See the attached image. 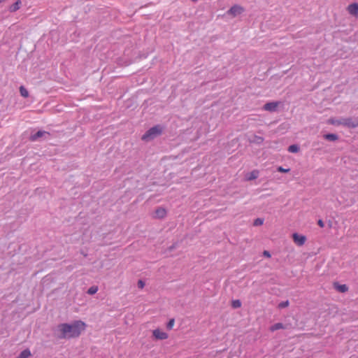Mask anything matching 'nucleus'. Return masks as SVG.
<instances>
[{"label":"nucleus","instance_id":"f257e3e1","mask_svg":"<svg viewBox=\"0 0 358 358\" xmlns=\"http://www.w3.org/2000/svg\"><path fill=\"white\" fill-rule=\"evenodd\" d=\"M85 328V323L81 320H76L71 324L62 323L57 327V337L60 339L77 338Z\"/></svg>","mask_w":358,"mask_h":358},{"label":"nucleus","instance_id":"f03ea898","mask_svg":"<svg viewBox=\"0 0 358 358\" xmlns=\"http://www.w3.org/2000/svg\"><path fill=\"white\" fill-rule=\"evenodd\" d=\"M163 131V127L159 125H155L150 129H149L143 136L142 140L145 141H150L153 140L156 137L159 136L162 134Z\"/></svg>","mask_w":358,"mask_h":358},{"label":"nucleus","instance_id":"7ed1b4c3","mask_svg":"<svg viewBox=\"0 0 358 358\" xmlns=\"http://www.w3.org/2000/svg\"><path fill=\"white\" fill-rule=\"evenodd\" d=\"M338 124L346 126L350 128H355L358 127V117L356 118L346 117L341 118L338 120Z\"/></svg>","mask_w":358,"mask_h":358},{"label":"nucleus","instance_id":"20e7f679","mask_svg":"<svg viewBox=\"0 0 358 358\" xmlns=\"http://www.w3.org/2000/svg\"><path fill=\"white\" fill-rule=\"evenodd\" d=\"M244 11V8L239 5H234L228 10L227 13L233 17L241 15Z\"/></svg>","mask_w":358,"mask_h":358},{"label":"nucleus","instance_id":"39448f33","mask_svg":"<svg viewBox=\"0 0 358 358\" xmlns=\"http://www.w3.org/2000/svg\"><path fill=\"white\" fill-rule=\"evenodd\" d=\"M293 240L297 245L301 246L304 245L306 238L303 235H300L298 234L297 233H294L293 234Z\"/></svg>","mask_w":358,"mask_h":358},{"label":"nucleus","instance_id":"423d86ee","mask_svg":"<svg viewBox=\"0 0 358 358\" xmlns=\"http://www.w3.org/2000/svg\"><path fill=\"white\" fill-rule=\"evenodd\" d=\"M152 334L155 338L159 339V340H164L168 338V334L166 332L162 331L159 329H156L153 330Z\"/></svg>","mask_w":358,"mask_h":358},{"label":"nucleus","instance_id":"0eeeda50","mask_svg":"<svg viewBox=\"0 0 358 358\" xmlns=\"http://www.w3.org/2000/svg\"><path fill=\"white\" fill-rule=\"evenodd\" d=\"M278 104H279L278 102H275V101L268 102V103H266L264 106L263 108H264V110H267V111L274 112L276 110Z\"/></svg>","mask_w":358,"mask_h":358},{"label":"nucleus","instance_id":"6e6552de","mask_svg":"<svg viewBox=\"0 0 358 358\" xmlns=\"http://www.w3.org/2000/svg\"><path fill=\"white\" fill-rule=\"evenodd\" d=\"M45 134H48L49 135V133L45 131H41V130H39L37 132H36L35 134H32L31 136H30V140L31 141H37L38 138H41L42 136H43Z\"/></svg>","mask_w":358,"mask_h":358},{"label":"nucleus","instance_id":"1a4fd4ad","mask_svg":"<svg viewBox=\"0 0 358 358\" xmlns=\"http://www.w3.org/2000/svg\"><path fill=\"white\" fill-rule=\"evenodd\" d=\"M166 215V211L165 208L159 207L157 208L155 211V217L157 218H164Z\"/></svg>","mask_w":358,"mask_h":358},{"label":"nucleus","instance_id":"9d476101","mask_svg":"<svg viewBox=\"0 0 358 358\" xmlns=\"http://www.w3.org/2000/svg\"><path fill=\"white\" fill-rule=\"evenodd\" d=\"M348 12L353 15H357L358 14V3H353L348 6Z\"/></svg>","mask_w":358,"mask_h":358},{"label":"nucleus","instance_id":"9b49d317","mask_svg":"<svg viewBox=\"0 0 358 358\" xmlns=\"http://www.w3.org/2000/svg\"><path fill=\"white\" fill-rule=\"evenodd\" d=\"M334 288L339 292L344 293L348 290V287L345 284L340 285L337 282L334 283Z\"/></svg>","mask_w":358,"mask_h":358},{"label":"nucleus","instance_id":"f8f14e48","mask_svg":"<svg viewBox=\"0 0 358 358\" xmlns=\"http://www.w3.org/2000/svg\"><path fill=\"white\" fill-rule=\"evenodd\" d=\"M259 176V171L257 170H253L246 175L247 180H252L257 178Z\"/></svg>","mask_w":358,"mask_h":358},{"label":"nucleus","instance_id":"ddd939ff","mask_svg":"<svg viewBox=\"0 0 358 358\" xmlns=\"http://www.w3.org/2000/svg\"><path fill=\"white\" fill-rule=\"evenodd\" d=\"M20 5H21V1L17 0V1H15L13 4H12L9 7V11L12 12V13L17 11V10L20 9Z\"/></svg>","mask_w":358,"mask_h":358},{"label":"nucleus","instance_id":"4468645a","mask_svg":"<svg viewBox=\"0 0 358 358\" xmlns=\"http://www.w3.org/2000/svg\"><path fill=\"white\" fill-rule=\"evenodd\" d=\"M31 356V352L29 349L22 350L17 358H28Z\"/></svg>","mask_w":358,"mask_h":358},{"label":"nucleus","instance_id":"2eb2a0df","mask_svg":"<svg viewBox=\"0 0 358 358\" xmlns=\"http://www.w3.org/2000/svg\"><path fill=\"white\" fill-rule=\"evenodd\" d=\"M324 138L326 140L330 141H334L338 139V136L334 134H327L324 136Z\"/></svg>","mask_w":358,"mask_h":358},{"label":"nucleus","instance_id":"dca6fc26","mask_svg":"<svg viewBox=\"0 0 358 358\" xmlns=\"http://www.w3.org/2000/svg\"><path fill=\"white\" fill-rule=\"evenodd\" d=\"M288 151L291 153H296L299 151V146L296 144L291 145L288 147Z\"/></svg>","mask_w":358,"mask_h":358},{"label":"nucleus","instance_id":"f3484780","mask_svg":"<svg viewBox=\"0 0 358 358\" xmlns=\"http://www.w3.org/2000/svg\"><path fill=\"white\" fill-rule=\"evenodd\" d=\"M283 328H284L283 324L282 323H280V322H278V323H275L273 325H272L270 327V330L271 331H275L276 330L281 329H283Z\"/></svg>","mask_w":358,"mask_h":358},{"label":"nucleus","instance_id":"a211bd4d","mask_svg":"<svg viewBox=\"0 0 358 358\" xmlns=\"http://www.w3.org/2000/svg\"><path fill=\"white\" fill-rule=\"evenodd\" d=\"M20 92L21 96L24 98H27L29 96V92H28L27 90L24 86H21L20 87Z\"/></svg>","mask_w":358,"mask_h":358},{"label":"nucleus","instance_id":"6ab92c4d","mask_svg":"<svg viewBox=\"0 0 358 358\" xmlns=\"http://www.w3.org/2000/svg\"><path fill=\"white\" fill-rule=\"evenodd\" d=\"M264 138L262 136H255L254 139L252 141L257 144H261L264 142Z\"/></svg>","mask_w":358,"mask_h":358},{"label":"nucleus","instance_id":"aec40b11","mask_svg":"<svg viewBox=\"0 0 358 358\" xmlns=\"http://www.w3.org/2000/svg\"><path fill=\"white\" fill-rule=\"evenodd\" d=\"M97 291H98V287L96 286H92L89 288V289L87 290V293L89 294H94L97 292Z\"/></svg>","mask_w":358,"mask_h":358},{"label":"nucleus","instance_id":"412c9836","mask_svg":"<svg viewBox=\"0 0 358 358\" xmlns=\"http://www.w3.org/2000/svg\"><path fill=\"white\" fill-rule=\"evenodd\" d=\"M289 301L287 300V301H282L280 302L279 304H278V308H286L289 306Z\"/></svg>","mask_w":358,"mask_h":358},{"label":"nucleus","instance_id":"4be33fe9","mask_svg":"<svg viewBox=\"0 0 358 358\" xmlns=\"http://www.w3.org/2000/svg\"><path fill=\"white\" fill-rule=\"evenodd\" d=\"M232 306L235 308H240L241 306V302L240 300H234L232 302Z\"/></svg>","mask_w":358,"mask_h":358},{"label":"nucleus","instance_id":"5701e85b","mask_svg":"<svg viewBox=\"0 0 358 358\" xmlns=\"http://www.w3.org/2000/svg\"><path fill=\"white\" fill-rule=\"evenodd\" d=\"M263 223H264V220L262 218H257L254 221L255 226H260V225L263 224Z\"/></svg>","mask_w":358,"mask_h":358},{"label":"nucleus","instance_id":"b1692460","mask_svg":"<svg viewBox=\"0 0 358 358\" xmlns=\"http://www.w3.org/2000/svg\"><path fill=\"white\" fill-rule=\"evenodd\" d=\"M174 323H175V320L174 319H171L169 322L167 323V325H166V328L169 329V330H171L173 325H174Z\"/></svg>","mask_w":358,"mask_h":358},{"label":"nucleus","instance_id":"393cba45","mask_svg":"<svg viewBox=\"0 0 358 358\" xmlns=\"http://www.w3.org/2000/svg\"><path fill=\"white\" fill-rule=\"evenodd\" d=\"M278 171L280 172V173H288L290 169H285L282 166H279L278 167Z\"/></svg>","mask_w":358,"mask_h":358},{"label":"nucleus","instance_id":"a878e982","mask_svg":"<svg viewBox=\"0 0 358 358\" xmlns=\"http://www.w3.org/2000/svg\"><path fill=\"white\" fill-rule=\"evenodd\" d=\"M145 286V283L143 280H139L138 282V287L140 288V289H143Z\"/></svg>","mask_w":358,"mask_h":358},{"label":"nucleus","instance_id":"bb28decb","mask_svg":"<svg viewBox=\"0 0 358 358\" xmlns=\"http://www.w3.org/2000/svg\"><path fill=\"white\" fill-rule=\"evenodd\" d=\"M263 255H264V257H268V258L271 257V254H270V252H269L268 251H267V250H264V252H263Z\"/></svg>","mask_w":358,"mask_h":358},{"label":"nucleus","instance_id":"cd10ccee","mask_svg":"<svg viewBox=\"0 0 358 358\" xmlns=\"http://www.w3.org/2000/svg\"><path fill=\"white\" fill-rule=\"evenodd\" d=\"M317 224L320 227H324V222L322 220H319Z\"/></svg>","mask_w":358,"mask_h":358},{"label":"nucleus","instance_id":"c85d7f7f","mask_svg":"<svg viewBox=\"0 0 358 358\" xmlns=\"http://www.w3.org/2000/svg\"><path fill=\"white\" fill-rule=\"evenodd\" d=\"M6 0H0V3H3L4 1H6Z\"/></svg>","mask_w":358,"mask_h":358},{"label":"nucleus","instance_id":"c756f323","mask_svg":"<svg viewBox=\"0 0 358 358\" xmlns=\"http://www.w3.org/2000/svg\"><path fill=\"white\" fill-rule=\"evenodd\" d=\"M192 1H194V2H196L197 0H192Z\"/></svg>","mask_w":358,"mask_h":358}]
</instances>
